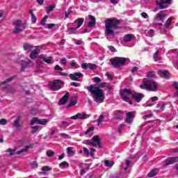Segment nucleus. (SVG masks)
<instances>
[{
  "label": "nucleus",
  "instance_id": "nucleus-1",
  "mask_svg": "<svg viewBox=\"0 0 178 178\" xmlns=\"http://www.w3.org/2000/svg\"><path fill=\"white\" fill-rule=\"evenodd\" d=\"M104 87H106V83L105 82L99 83L98 85L91 84L86 87V90L91 94H94L95 102L102 104L104 99H105V93H104V90L101 88H104Z\"/></svg>",
  "mask_w": 178,
  "mask_h": 178
},
{
  "label": "nucleus",
  "instance_id": "nucleus-2",
  "mask_svg": "<svg viewBox=\"0 0 178 178\" xmlns=\"http://www.w3.org/2000/svg\"><path fill=\"white\" fill-rule=\"evenodd\" d=\"M120 24V21L118 19H108L105 21L106 27V35H116L118 32L116 30H119V25Z\"/></svg>",
  "mask_w": 178,
  "mask_h": 178
},
{
  "label": "nucleus",
  "instance_id": "nucleus-3",
  "mask_svg": "<svg viewBox=\"0 0 178 178\" xmlns=\"http://www.w3.org/2000/svg\"><path fill=\"white\" fill-rule=\"evenodd\" d=\"M112 66L114 69H119L121 66H124L127 58L123 57H114L110 59Z\"/></svg>",
  "mask_w": 178,
  "mask_h": 178
},
{
  "label": "nucleus",
  "instance_id": "nucleus-4",
  "mask_svg": "<svg viewBox=\"0 0 178 178\" xmlns=\"http://www.w3.org/2000/svg\"><path fill=\"white\" fill-rule=\"evenodd\" d=\"M15 29L13 30V33L14 34H19L22 33L23 30L26 29V25L23 24V21L20 19H17L13 23Z\"/></svg>",
  "mask_w": 178,
  "mask_h": 178
},
{
  "label": "nucleus",
  "instance_id": "nucleus-5",
  "mask_svg": "<svg viewBox=\"0 0 178 178\" xmlns=\"http://www.w3.org/2000/svg\"><path fill=\"white\" fill-rule=\"evenodd\" d=\"M83 144L90 145L91 147H97L98 145L99 147H101V139H99L98 135H95L92 138V140H86Z\"/></svg>",
  "mask_w": 178,
  "mask_h": 178
},
{
  "label": "nucleus",
  "instance_id": "nucleus-6",
  "mask_svg": "<svg viewBox=\"0 0 178 178\" xmlns=\"http://www.w3.org/2000/svg\"><path fill=\"white\" fill-rule=\"evenodd\" d=\"M49 85L50 86V89L52 91H58V90L62 88V86H63V81H62L60 79H56L54 81H50Z\"/></svg>",
  "mask_w": 178,
  "mask_h": 178
},
{
  "label": "nucleus",
  "instance_id": "nucleus-7",
  "mask_svg": "<svg viewBox=\"0 0 178 178\" xmlns=\"http://www.w3.org/2000/svg\"><path fill=\"white\" fill-rule=\"evenodd\" d=\"M147 81V91H153L154 92L158 90V83L154 79H149Z\"/></svg>",
  "mask_w": 178,
  "mask_h": 178
},
{
  "label": "nucleus",
  "instance_id": "nucleus-8",
  "mask_svg": "<svg viewBox=\"0 0 178 178\" xmlns=\"http://www.w3.org/2000/svg\"><path fill=\"white\" fill-rule=\"evenodd\" d=\"M126 94L131 95L133 97V92L130 89L124 88L122 91L120 92V95L122 97V99L125 101V102H129V97L126 96Z\"/></svg>",
  "mask_w": 178,
  "mask_h": 178
},
{
  "label": "nucleus",
  "instance_id": "nucleus-9",
  "mask_svg": "<svg viewBox=\"0 0 178 178\" xmlns=\"http://www.w3.org/2000/svg\"><path fill=\"white\" fill-rule=\"evenodd\" d=\"M69 98H70V94L69 92H67L60 99L58 105H66L67 101H69Z\"/></svg>",
  "mask_w": 178,
  "mask_h": 178
},
{
  "label": "nucleus",
  "instance_id": "nucleus-10",
  "mask_svg": "<svg viewBox=\"0 0 178 178\" xmlns=\"http://www.w3.org/2000/svg\"><path fill=\"white\" fill-rule=\"evenodd\" d=\"M82 76L83 74H81V72H75L74 74H69L70 79H71V80H73L74 81H79V79Z\"/></svg>",
  "mask_w": 178,
  "mask_h": 178
},
{
  "label": "nucleus",
  "instance_id": "nucleus-11",
  "mask_svg": "<svg viewBox=\"0 0 178 178\" xmlns=\"http://www.w3.org/2000/svg\"><path fill=\"white\" fill-rule=\"evenodd\" d=\"M145 95L143 93L134 92L132 94L133 99H135L136 102H140L141 99L144 98Z\"/></svg>",
  "mask_w": 178,
  "mask_h": 178
},
{
  "label": "nucleus",
  "instance_id": "nucleus-12",
  "mask_svg": "<svg viewBox=\"0 0 178 178\" xmlns=\"http://www.w3.org/2000/svg\"><path fill=\"white\" fill-rule=\"evenodd\" d=\"M127 118L125 119L126 123L128 124H131L133 120H134V116L133 115V112L130 111L126 113Z\"/></svg>",
  "mask_w": 178,
  "mask_h": 178
},
{
  "label": "nucleus",
  "instance_id": "nucleus-13",
  "mask_svg": "<svg viewBox=\"0 0 178 178\" xmlns=\"http://www.w3.org/2000/svg\"><path fill=\"white\" fill-rule=\"evenodd\" d=\"M178 156L170 157L165 159V166H169V165H173L175 162H177Z\"/></svg>",
  "mask_w": 178,
  "mask_h": 178
},
{
  "label": "nucleus",
  "instance_id": "nucleus-14",
  "mask_svg": "<svg viewBox=\"0 0 178 178\" xmlns=\"http://www.w3.org/2000/svg\"><path fill=\"white\" fill-rule=\"evenodd\" d=\"M87 118H88V116H87V114L83 113L81 115V113H77L76 115L72 116L70 118V119H72V120H77V119H81V120H84V119H87Z\"/></svg>",
  "mask_w": 178,
  "mask_h": 178
},
{
  "label": "nucleus",
  "instance_id": "nucleus-15",
  "mask_svg": "<svg viewBox=\"0 0 178 178\" xmlns=\"http://www.w3.org/2000/svg\"><path fill=\"white\" fill-rule=\"evenodd\" d=\"M155 2L156 6L159 7V9H166L168 8L165 0H156Z\"/></svg>",
  "mask_w": 178,
  "mask_h": 178
},
{
  "label": "nucleus",
  "instance_id": "nucleus-16",
  "mask_svg": "<svg viewBox=\"0 0 178 178\" xmlns=\"http://www.w3.org/2000/svg\"><path fill=\"white\" fill-rule=\"evenodd\" d=\"M157 74L162 79H169V71L168 70H159Z\"/></svg>",
  "mask_w": 178,
  "mask_h": 178
},
{
  "label": "nucleus",
  "instance_id": "nucleus-17",
  "mask_svg": "<svg viewBox=\"0 0 178 178\" xmlns=\"http://www.w3.org/2000/svg\"><path fill=\"white\" fill-rule=\"evenodd\" d=\"M40 52V49L38 48L35 49L34 50L31 51L29 58L30 59L34 60L37 56H38V53Z\"/></svg>",
  "mask_w": 178,
  "mask_h": 178
},
{
  "label": "nucleus",
  "instance_id": "nucleus-18",
  "mask_svg": "<svg viewBox=\"0 0 178 178\" xmlns=\"http://www.w3.org/2000/svg\"><path fill=\"white\" fill-rule=\"evenodd\" d=\"M33 146H34L33 144H30L29 145L26 146L24 149H22L19 151L15 152V154H16V155H20V154H22V152H26L27 150L30 149V148H33Z\"/></svg>",
  "mask_w": 178,
  "mask_h": 178
},
{
  "label": "nucleus",
  "instance_id": "nucleus-19",
  "mask_svg": "<svg viewBox=\"0 0 178 178\" xmlns=\"http://www.w3.org/2000/svg\"><path fill=\"white\" fill-rule=\"evenodd\" d=\"M23 47L24 51H27V52H31L33 51V48H34V46L30 44L29 43H24Z\"/></svg>",
  "mask_w": 178,
  "mask_h": 178
},
{
  "label": "nucleus",
  "instance_id": "nucleus-20",
  "mask_svg": "<svg viewBox=\"0 0 178 178\" xmlns=\"http://www.w3.org/2000/svg\"><path fill=\"white\" fill-rule=\"evenodd\" d=\"M134 38V35L133 34H127L124 36V41L125 42H130Z\"/></svg>",
  "mask_w": 178,
  "mask_h": 178
},
{
  "label": "nucleus",
  "instance_id": "nucleus-21",
  "mask_svg": "<svg viewBox=\"0 0 178 178\" xmlns=\"http://www.w3.org/2000/svg\"><path fill=\"white\" fill-rule=\"evenodd\" d=\"M74 23H76L77 24L76 28L80 29L84 23V18H78L74 21Z\"/></svg>",
  "mask_w": 178,
  "mask_h": 178
},
{
  "label": "nucleus",
  "instance_id": "nucleus-22",
  "mask_svg": "<svg viewBox=\"0 0 178 178\" xmlns=\"http://www.w3.org/2000/svg\"><path fill=\"white\" fill-rule=\"evenodd\" d=\"M20 119H22V116L19 115L17 117V119L15 120L13 122V127L18 129V127H20Z\"/></svg>",
  "mask_w": 178,
  "mask_h": 178
},
{
  "label": "nucleus",
  "instance_id": "nucleus-23",
  "mask_svg": "<svg viewBox=\"0 0 178 178\" xmlns=\"http://www.w3.org/2000/svg\"><path fill=\"white\" fill-rule=\"evenodd\" d=\"M159 170L156 168H154L147 175L148 177H154V176H156Z\"/></svg>",
  "mask_w": 178,
  "mask_h": 178
},
{
  "label": "nucleus",
  "instance_id": "nucleus-24",
  "mask_svg": "<svg viewBox=\"0 0 178 178\" xmlns=\"http://www.w3.org/2000/svg\"><path fill=\"white\" fill-rule=\"evenodd\" d=\"M16 77H17V75H15V76H11V77H10V78L6 79L4 81L1 82V86H3V84H6V83H10V81H13V80H15V79H16Z\"/></svg>",
  "mask_w": 178,
  "mask_h": 178
},
{
  "label": "nucleus",
  "instance_id": "nucleus-25",
  "mask_svg": "<svg viewBox=\"0 0 178 178\" xmlns=\"http://www.w3.org/2000/svg\"><path fill=\"white\" fill-rule=\"evenodd\" d=\"M29 13L31 15L32 23H35L37 22V17H35V15H34V11H33V10H30Z\"/></svg>",
  "mask_w": 178,
  "mask_h": 178
},
{
  "label": "nucleus",
  "instance_id": "nucleus-26",
  "mask_svg": "<svg viewBox=\"0 0 178 178\" xmlns=\"http://www.w3.org/2000/svg\"><path fill=\"white\" fill-rule=\"evenodd\" d=\"M58 166L60 169H65V168H69L70 165L67 161H63L59 164Z\"/></svg>",
  "mask_w": 178,
  "mask_h": 178
},
{
  "label": "nucleus",
  "instance_id": "nucleus-27",
  "mask_svg": "<svg viewBox=\"0 0 178 178\" xmlns=\"http://www.w3.org/2000/svg\"><path fill=\"white\" fill-rule=\"evenodd\" d=\"M153 58L155 60V62H158V60H161L162 58L159 57V51H156L154 54H153Z\"/></svg>",
  "mask_w": 178,
  "mask_h": 178
},
{
  "label": "nucleus",
  "instance_id": "nucleus-28",
  "mask_svg": "<svg viewBox=\"0 0 178 178\" xmlns=\"http://www.w3.org/2000/svg\"><path fill=\"white\" fill-rule=\"evenodd\" d=\"M104 165L107 168H112L113 165H115V163L113 161H111L109 160H105L104 161Z\"/></svg>",
  "mask_w": 178,
  "mask_h": 178
},
{
  "label": "nucleus",
  "instance_id": "nucleus-29",
  "mask_svg": "<svg viewBox=\"0 0 178 178\" xmlns=\"http://www.w3.org/2000/svg\"><path fill=\"white\" fill-rule=\"evenodd\" d=\"M39 119L36 117H33L30 122L31 126H34V124H38Z\"/></svg>",
  "mask_w": 178,
  "mask_h": 178
},
{
  "label": "nucleus",
  "instance_id": "nucleus-30",
  "mask_svg": "<svg viewBox=\"0 0 178 178\" xmlns=\"http://www.w3.org/2000/svg\"><path fill=\"white\" fill-rule=\"evenodd\" d=\"M172 20H173V18L169 17L167 21L165 22V26L166 29H169L170 27V25L172 24Z\"/></svg>",
  "mask_w": 178,
  "mask_h": 178
},
{
  "label": "nucleus",
  "instance_id": "nucleus-31",
  "mask_svg": "<svg viewBox=\"0 0 178 178\" xmlns=\"http://www.w3.org/2000/svg\"><path fill=\"white\" fill-rule=\"evenodd\" d=\"M104 119H105V116H104V115H100L99 118L97 120V126H101V123L104 122Z\"/></svg>",
  "mask_w": 178,
  "mask_h": 178
},
{
  "label": "nucleus",
  "instance_id": "nucleus-32",
  "mask_svg": "<svg viewBox=\"0 0 178 178\" xmlns=\"http://www.w3.org/2000/svg\"><path fill=\"white\" fill-rule=\"evenodd\" d=\"M55 8H56V6L55 5H51V6H49L47 8V13H51V12H52V10H54L55 9Z\"/></svg>",
  "mask_w": 178,
  "mask_h": 178
},
{
  "label": "nucleus",
  "instance_id": "nucleus-33",
  "mask_svg": "<svg viewBox=\"0 0 178 178\" xmlns=\"http://www.w3.org/2000/svg\"><path fill=\"white\" fill-rule=\"evenodd\" d=\"M140 88H141L142 90H148V83H147V81H145L143 82V84L140 86Z\"/></svg>",
  "mask_w": 178,
  "mask_h": 178
},
{
  "label": "nucleus",
  "instance_id": "nucleus-34",
  "mask_svg": "<svg viewBox=\"0 0 178 178\" xmlns=\"http://www.w3.org/2000/svg\"><path fill=\"white\" fill-rule=\"evenodd\" d=\"M173 87L177 90V92L175 93V97L176 98H178V82L175 81L173 83Z\"/></svg>",
  "mask_w": 178,
  "mask_h": 178
},
{
  "label": "nucleus",
  "instance_id": "nucleus-35",
  "mask_svg": "<svg viewBox=\"0 0 178 178\" xmlns=\"http://www.w3.org/2000/svg\"><path fill=\"white\" fill-rule=\"evenodd\" d=\"M77 29L78 28H73V27H70L69 28V34H76V33H77Z\"/></svg>",
  "mask_w": 178,
  "mask_h": 178
},
{
  "label": "nucleus",
  "instance_id": "nucleus-36",
  "mask_svg": "<svg viewBox=\"0 0 178 178\" xmlns=\"http://www.w3.org/2000/svg\"><path fill=\"white\" fill-rule=\"evenodd\" d=\"M67 154L68 155H74V152L73 151V147H68L67 148Z\"/></svg>",
  "mask_w": 178,
  "mask_h": 178
},
{
  "label": "nucleus",
  "instance_id": "nucleus-37",
  "mask_svg": "<svg viewBox=\"0 0 178 178\" xmlns=\"http://www.w3.org/2000/svg\"><path fill=\"white\" fill-rule=\"evenodd\" d=\"M67 126H70V123H69V122L62 121L60 127H64L65 129H66Z\"/></svg>",
  "mask_w": 178,
  "mask_h": 178
},
{
  "label": "nucleus",
  "instance_id": "nucleus-38",
  "mask_svg": "<svg viewBox=\"0 0 178 178\" xmlns=\"http://www.w3.org/2000/svg\"><path fill=\"white\" fill-rule=\"evenodd\" d=\"M31 129H32V131H31V134H35V133H37V131H38V129H39V127L38 126H33L31 125Z\"/></svg>",
  "mask_w": 178,
  "mask_h": 178
},
{
  "label": "nucleus",
  "instance_id": "nucleus-39",
  "mask_svg": "<svg viewBox=\"0 0 178 178\" xmlns=\"http://www.w3.org/2000/svg\"><path fill=\"white\" fill-rule=\"evenodd\" d=\"M52 170V168H51V167H49V166H44L42 168V172H41V173L44 174V173H45V172H49V170Z\"/></svg>",
  "mask_w": 178,
  "mask_h": 178
},
{
  "label": "nucleus",
  "instance_id": "nucleus-40",
  "mask_svg": "<svg viewBox=\"0 0 178 178\" xmlns=\"http://www.w3.org/2000/svg\"><path fill=\"white\" fill-rule=\"evenodd\" d=\"M47 123H48V120H47V119H39L38 124H42L44 126L45 124H47Z\"/></svg>",
  "mask_w": 178,
  "mask_h": 178
},
{
  "label": "nucleus",
  "instance_id": "nucleus-41",
  "mask_svg": "<svg viewBox=\"0 0 178 178\" xmlns=\"http://www.w3.org/2000/svg\"><path fill=\"white\" fill-rule=\"evenodd\" d=\"M71 13H73V10H72V8H68L67 11L65 12V19H67Z\"/></svg>",
  "mask_w": 178,
  "mask_h": 178
},
{
  "label": "nucleus",
  "instance_id": "nucleus-42",
  "mask_svg": "<svg viewBox=\"0 0 178 178\" xmlns=\"http://www.w3.org/2000/svg\"><path fill=\"white\" fill-rule=\"evenodd\" d=\"M47 19H48V15H45L41 20L40 24L41 26H46L45 22H47Z\"/></svg>",
  "mask_w": 178,
  "mask_h": 178
},
{
  "label": "nucleus",
  "instance_id": "nucleus-43",
  "mask_svg": "<svg viewBox=\"0 0 178 178\" xmlns=\"http://www.w3.org/2000/svg\"><path fill=\"white\" fill-rule=\"evenodd\" d=\"M6 152H9L10 153V156H12L13 155H15V153L16 152L15 149H11V148H8Z\"/></svg>",
  "mask_w": 178,
  "mask_h": 178
},
{
  "label": "nucleus",
  "instance_id": "nucleus-44",
  "mask_svg": "<svg viewBox=\"0 0 178 178\" xmlns=\"http://www.w3.org/2000/svg\"><path fill=\"white\" fill-rule=\"evenodd\" d=\"M92 81H94V83H96V86H98L99 84V83H101V79L98 76H95L92 79Z\"/></svg>",
  "mask_w": 178,
  "mask_h": 178
},
{
  "label": "nucleus",
  "instance_id": "nucleus-45",
  "mask_svg": "<svg viewBox=\"0 0 178 178\" xmlns=\"http://www.w3.org/2000/svg\"><path fill=\"white\" fill-rule=\"evenodd\" d=\"M156 16H157V17H158V19H159V20L161 21V22H162V23H163V17H165L166 15H165V14H157L156 15Z\"/></svg>",
  "mask_w": 178,
  "mask_h": 178
},
{
  "label": "nucleus",
  "instance_id": "nucleus-46",
  "mask_svg": "<svg viewBox=\"0 0 178 178\" xmlns=\"http://www.w3.org/2000/svg\"><path fill=\"white\" fill-rule=\"evenodd\" d=\"M8 124V120L6 119L3 118L0 120V126H5Z\"/></svg>",
  "mask_w": 178,
  "mask_h": 178
},
{
  "label": "nucleus",
  "instance_id": "nucleus-47",
  "mask_svg": "<svg viewBox=\"0 0 178 178\" xmlns=\"http://www.w3.org/2000/svg\"><path fill=\"white\" fill-rule=\"evenodd\" d=\"M138 67H134L131 69L132 74H138Z\"/></svg>",
  "mask_w": 178,
  "mask_h": 178
},
{
  "label": "nucleus",
  "instance_id": "nucleus-48",
  "mask_svg": "<svg viewBox=\"0 0 178 178\" xmlns=\"http://www.w3.org/2000/svg\"><path fill=\"white\" fill-rule=\"evenodd\" d=\"M52 57H49V58H43V62H45V63L51 64L52 63V60L51 59Z\"/></svg>",
  "mask_w": 178,
  "mask_h": 178
},
{
  "label": "nucleus",
  "instance_id": "nucleus-49",
  "mask_svg": "<svg viewBox=\"0 0 178 178\" xmlns=\"http://www.w3.org/2000/svg\"><path fill=\"white\" fill-rule=\"evenodd\" d=\"M83 151L86 156H90V151L88 150V149H87V147H83Z\"/></svg>",
  "mask_w": 178,
  "mask_h": 178
},
{
  "label": "nucleus",
  "instance_id": "nucleus-50",
  "mask_svg": "<svg viewBox=\"0 0 178 178\" xmlns=\"http://www.w3.org/2000/svg\"><path fill=\"white\" fill-rule=\"evenodd\" d=\"M54 70H56L57 72H62L63 71V68H62L60 66H59L58 65H56L54 67Z\"/></svg>",
  "mask_w": 178,
  "mask_h": 178
},
{
  "label": "nucleus",
  "instance_id": "nucleus-51",
  "mask_svg": "<svg viewBox=\"0 0 178 178\" xmlns=\"http://www.w3.org/2000/svg\"><path fill=\"white\" fill-rule=\"evenodd\" d=\"M95 127H89V128L86 130V131L85 132V134H86V135L88 134V133H90V132H91V131H93V130H95Z\"/></svg>",
  "mask_w": 178,
  "mask_h": 178
},
{
  "label": "nucleus",
  "instance_id": "nucleus-52",
  "mask_svg": "<svg viewBox=\"0 0 178 178\" xmlns=\"http://www.w3.org/2000/svg\"><path fill=\"white\" fill-rule=\"evenodd\" d=\"M54 155H55V152L53 151L47 152V156H49V158H51V156H54Z\"/></svg>",
  "mask_w": 178,
  "mask_h": 178
},
{
  "label": "nucleus",
  "instance_id": "nucleus-53",
  "mask_svg": "<svg viewBox=\"0 0 178 178\" xmlns=\"http://www.w3.org/2000/svg\"><path fill=\"white\" fill-rule=\"evenodd\" d=\"M60 63L61 65H63V66H66V64L67 63V60H66V58H61L60 60Z\"/></svg>",
  "mask_w": 178,
  "mask_h": 178
},
{
  "label": "nucleus",
  "instance_id": "nucleus-54",
  "mask_svg": "<svg viewBox=\"0 0 178 178\" xmlns=\"http://www.w3.org/2000/svg\"><path fill=\"white\" fill-rule=\"evenodd\" d=\"M31 166L33 168V169H35L38 168V164L37 163L36 161H33L31 163Z\"/></svg>",
  "mask_w": 178,
  "mask_h": 178
},
{
  "label": "nucleus",
  "instance_id": "nucleus-55",
  "mask_svg": "<svg viewBox=\"0 0 178 178\" xmlns=\"http://www.w3.org/2000/svg\"><path fill=\"white\" fill-rule=\"evenodd\" d=\"M88 65H89L88 63H85L81 64V67L82 69H83V70H87L88 69Z\"/></svg>",
  "mask_w": 178,
  "mask_h": 178
},
{
  "label": "nucleus",
  "instance_id": "nucleus-56",
  "mask_svg": "<svg viewBox=\"0 0 178 178\" xmlns=\"http://www.w3.org/2000/svg\"><path fill=\"white\" fill-rule=\"evenodd\" d=\"M126 125L125 124H120L118 131L120 133V134H122V131L123 130V127H124Z\"/></svg>",
  "mask_w": 178,
  "mask_h": 178
},
{
  "label": "nucleus",
  "instance_id": "nucleus-57",
  "mask_svg": "<svg viewBox=\"0 0 178 178\" xmlns=\"http://www.w3.org/2000/svg\"><path fill=\"white\" fill-rule=\"evenodd\" d=\"M152 116H154V114H147L145 115H143V119L145 120H147V119H149L150 118H152Z\"/></svg>",
  "mask_w": 178,
  "mask_h": 178
},
{
  "label": "nucleus",
  "instance_id": "nucleus-58",
  "mask_svg": "<svg viewBox=\"0 0 178 178\" xmlns=\"http://www.w3.org/2000/svg\"><path fill=\"white\" fill-rule=\"evenodd\" d=\"M88 65L90 66V69H91V70H95V69H97V65L92 64V63H89Z\"/></svg>",
  "mask_w": 178,
  "mask_h": 178
},
{
  "label": "nucleus",
  "instance_id": "nucleus-59",
  "mask_svg": "<svg viewBox=\"0 0 178 178\" xmlns=\"http://www.w3.org/2000/svg\"><path fill=\"white\" fill-rule=\"evenodd\" d=\"M76 104H77V100H73L70 102V104H68V107L74 106V105H76Z\"/></svg>",
  "mask_w": 178,
  "mask_h": 178
},
{
  "label": "nucleus",
  "instance_id": "nucleus-60",
  "mask_svg": "<svg viewBox=\"0 0 178 178\" xmlns=\"http://www.w3.org/2000/svg\"><path fill=\"white\" fill-rule=\"evenodd\" d=\"M157 108H159L160 111H165V104H158Z\"/></svg>",
  "mask_w": 178,
  "mask_h": 178
},
{
  "label": "nucleus",
  "instance_id": "nucleus-61",
  "mask_svg": "<svg viewBox=\"0 0 178 178\" xmlns=\"http://www.w3.org/2000/svg\"><path fill=\"white\" fill-rule=\"evenodd\" d=\"M97 24V21H90L88 24V27H93V26L95 24Z\"/></svg>",
  "mask_w": 178,
  "mask_h": 178
},
{
  "label": "nucleus",
  "instance_id": "nucleus-62",
  "mask_svg": "<svg viewBox=\"0 0 178 178\" xmlns=\"http://www.w3.org/2000/svg\"><path fill=\"white\" fill-rule=\"evenodd\" d=\"M155 74V72H149L147 74V77L149 78V77H154V75Z\"/></svg>",
  "mask_w": 178,
  "mask_h": 178
},
{
  "label": "nucleus",
  "instance_id": "nucleus-63",
  "mask_svg": "<svg viewBox=\"0 0 178 178\" xmlns=\"http://www.w3.org/2000/svg\"><path fill=\"white\" fill-rule=\"evenodd\" d=\"M126 163H127V166L124 167V170L126 172V170H127L129 169V166H130V161L129 160H126Z\"/></svg>",
  "mask_w": 178,
  "mask_h": 178
},
{
  "label": "nucleus",
  "instance_id": "nucleus-64",
  "mask_svg": "<svg viewBox=\"0 0 178 178\" xmlns=\"http://www.w3.org/2000/svg\"><path fill=\"white\" fill-rule=\"evenodd\" d=\"M60 137L63 138H69V136L65 133H62L60 134Z\"/></svg>",
  "mask_w": 178,
  "mask_h": 178
}]
</instances>
